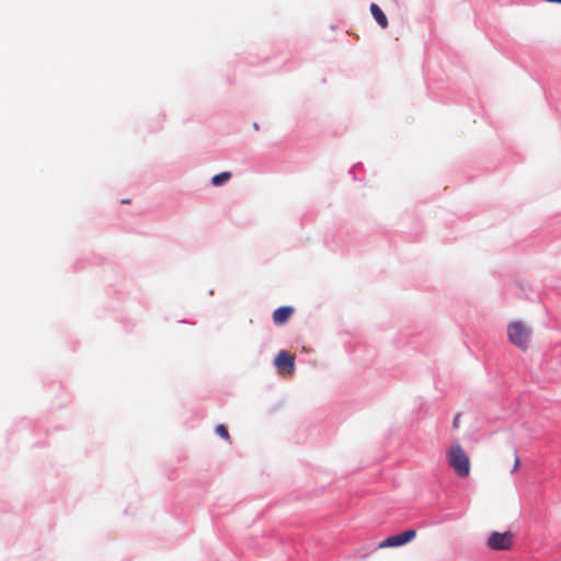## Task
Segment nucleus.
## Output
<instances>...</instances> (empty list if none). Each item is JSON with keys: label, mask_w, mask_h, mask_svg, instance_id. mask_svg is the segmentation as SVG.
Instances as JSON below:
<instances>
[{"label": "nucleus", "mask_w": 561, "mask_h": 561, "mask_svg": "<svg viewBox=\"0 0 561 561\" xmlns=\"http://www.w3.org/2000/svg\"><path fill=\"white\" fill-rule=\"evenodd\" d=\"M459 419H460V415H456L454 417V421H453L454 428H458L459 427Z\"/></svg>", "instance_id": "obj_11"}, {"label": "nucleus", "mask_w": 561, "mask_h": 561, "mask_svg": "<svg viewBox=\"0 0 561 561\" xmlns=\"http://www.w3.org/2000/svg\"><path fill=\"white\" fill-rule=\"evenodd\" d=\"M520 467V459H519V456L517 454V451L514 453V466L511 470V473H515Z\"/></svg>", "instance_id": "obj_10"}, {"label": "nucleus", "mask_w": 561, "mask_h": 561, "mask_svg": "<svg viewBox=\"0 0 561 561\" xmlns=\"http://www.w3.org/2000/svg\"><path fill=\"white\" fill-rule=\"evenodd\" d=\"M275 366L279 374L291 375L295 370V358L286 351H280L275 358Z\"/></svg>", "instance_id": "obj_5"}, {"label": "nucleus", "mask_w": 561, "mask_h": 561, "mask_svg": "<svg viewBox=\"0 0 561 561\" xmlns=\"http://www.w3.org/2000/svg\"><path fill=\"white\" fill-rule=\"evenodd\" d=\"M547 2L561 3V0H546Z\"/></svg>", "instance_id": "obj_12"}, {"label": "nucleus", "mask_w": 561, "mask_h": 561, "mask_svg": "<svg viewBox=\"0 0 561 561\" xmlns=\"http://www.w3.org/2000/svg\"><path fill=\"white\" fill-rule=\"evenodd\" d=\"M216 433L226 440L230 439L228 430L225 425L220 424L216 427Z\"/></svg>", "instance_id": "obj_9"}, {"label": "nucleus", "mask_w": 561, "mask_h": 561, "mask_svg": "<svg viewBox=\"0 0 561 561\" xmlns=\"http://www.w3.org/2000/svg\"><path fill=\"white\" fill-rule=\"evenodd\" d=\"M253 128H254L255 130H259V128H260V127H259V124H257V123H254V124H253Z\"/></svg>", "instance_id": "obj_13"}, {"label": "nucleus", "mask_w": 561, "mask_h": 561, "mask_svg": "<svg viewBox=\"0 0 561 561\" xmlns=\"http://www.w3.org/2000/svg\"><path fill=\"white\" fill-rule=\"evenodd\" d=\"M446 460L459 478H467L470 474L471 461L460 444L450 446L446 454Z\"/></svg>", "instance_id": "obj_1"}, {"label": "nucleus", "mask_w": 561, "mask_h": 561, "mask_svg": "<svg viewBox=\"0 0 561 561\" xmlns=\"http://www.w3.org/2000/svg\"><path fill=\"white\" fill-rule=\"evenodd\" d=\"M531 335V328L520 320L512 321L507 324L510 343L522 351H526L529 347Z\"/></svg>", "instance_id": "obj_2"}, {"label": "nucleus", "mask_w": 561, "mask_h": 561, "mask_svg": "<svg viewBox=\"0 0 561 561\" xmlns=\"http://www.w3.org/2000/svg\"><path fill=\"white\" fill-rule=\"evenodd\" d=\"M294 313L291 307H279L273 312V320L276 324L280 325L288 321Z\"/></svg>", "instance_id": "obj_6"}, {"label": "nucleus", "mask_w": 561, "mask_h": 561, "mask_svg": "<svg viewBox=\"0 0 561 561\" xmlns=\"http://www.w3.org/2000/svg\"><path fill=\"white\" fill-rule=\"evenodd\" d=\"M122 203L123 204H128V203H130V201L129 199H123Z\"/></svg>", "instance_id": "obj_14"}, {"label": "nucleus", "mask_w": 561, "mask_h": 561, "mask_svg": "<svg viewBox=\"0 0 561 561\" xmlns=\"http://www.w3.org/2000/svg\"><path fill=\"white\" fill-rule=\"evenodd\" d=\"M232 174L229 171H224L219 174H216L211 178V184L214 186H220L227 183L231 179Z\"/></svg>", "instance_id": "obj_8"}, {"label": "nucleus", "mask_w": 561, "mask_h": 561, "mask_svg": "<svg viewBox=\"0 0 561 561\" xmlns=\"http://www.w3.org/2000/svg\"><path fill=\"white\" fill-rule=\"evenodd\" d=\"M416 537V531L414 529H408L399 535L388 537L387 539L379 542L378 548H390V547H399L403 546Z\"/></svg>", "instance_id": "obj_4"}, {"label": "nucleus", "mask_w": 561, "mask_h": 561, "mask_svg": "<svg viewBox=\"0 0 561 561\" xmlns=\"http://www.w3.org/2000/svg\"><path fill=\"white\" fill-rule=\"evenodd\" d=\"M370 12L376 20V22L382 27L386 28L388 26V20L386 14L382 12L380 7L376 3H373L370 5Z\"/></svg>", "instance_id": "obj_7"}, {"label": "nucleus", "mask_w": 561, "mask_h": 561, "mask_svg": "<svg viewBox=\"0 0 561 561\" xmlns=\"http://www.w3.org/2000/svg\"><path fill=\"white\" fill-rule=\"evenodd\" d=\"M514 535L512 531H493L488 538V546L492 550H510L513 546Z\"/></svg>", "instance_id": "obj_3"}]
</instances>
